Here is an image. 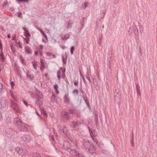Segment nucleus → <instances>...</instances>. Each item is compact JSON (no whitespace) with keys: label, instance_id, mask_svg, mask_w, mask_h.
Segmentation results:
<instances>
[{"label":"nucleus","instance_id":"f8f14e48","mask_svg":"<svg viewBox=\"0 0 157 157\" xmlns=\"http://www.w3.org/2000/svg\"><path fill=\"white\" fill-rule=\"evenodd\" d=\"M70 152L71 155L74 156L79 155V152L77 151L76 150L74 149H71Z\"/></svg>","mask_w":157,"mask_h":157},{"label":"nucleus","instance_id":"49530a36","mask_svg":"<svg viewBox=\"0 0 157 157\" xmlns=\"http://www.w3.org/2000/svg\"><path fill=\"white\" fill-rule=\"evenodd\" d=\"M101 37H100L98 39V42L99 44L100 45H101Z\"/></svg>","mask_w":157,"mask_h":157},{"label":"nucleus","instance_id":"c03bdc74","mask_svg":"<svg viewBox=\"0 0 157 157\" xmlns=\"http://www.w3.org/2000/svg\"><path fill=\"white\" fill-rule=\"evenodd\" d=\"M23 103L26 106V107H29V104L27 103L24 100H23Z\"/></svg>","mask_w":157,"mask_h":157},{"label":"nucleus","instance_id":"f257e3e1","mask_svg":"<svg viewBox=\"0 0 157 157\" xmlns=\"http://www.w3.org/2000/svg\"><path fill=\"white\" fill-rule=\"evenodd\" d=\"M14 122L15 125L19 131L27 132L28 125L24 123L19 118H16L15 119Z\"/></svg>","mask_w":157,"mask_h":157},{"label":"nucleus","instance_id":"ea45409f","mask_svg":"<svg viewBox=\"0 0 157 157\" xmlns=\"http://www.w3.org/2000/svg\"><path fill=\"white\" fill-rule=\"evenodd\" d=\"M136 91L140 90V86H139L138 84L136 83Z\"/></svg>","mask_w":157,"mask_h":157},{"label":"nucleus","instance_id":"79ce46f5","mask_svg":"<svg viewBox=\"0 0 157 157\" xmlns=\"http://www.w3.org/2000/svg\"><path fill=\"white\" fill-rule=\"evenodd\" d=\"M84 9H85L86 7H87L88 5V2H85L84 3Z\"/></svg>","mask_w":157,"mask_h":157},{"label":"nucleus","instance_id":"603ef678","mask_svg":"<svg viewBox=\"0 0 157 157\" xmlns=\"http://www.w3.org/2000/svg\"><path fill=\"white\" fill-rule=\"evenodd\" d=\"M40 62L41 64V65L42 64H44V60L42 58L40 59Z\"/></svg>","mask_w":157,"mask_h":157},{"label":"nucleus","instance_id":"c9c22d12","mask_svg":"<svg viewBox=\"0 0 157 157\" xmlns=\"http://www.w3.org/2000/svg\"><path fill=\"white\" fill-rule=\"evenodd\" d=\"M75 47H72L70 49V52L71 54L72 55L73 54V52L74 50Z\"/></svg>","mask_w":157,"mask_h":157},{"label":"nucleus","instance_id":"a211bd4d","mask_svg":"<svg viewBox=\"0 0 157 157\" xmlns=\"http://www.w3.org/2000/svg\"><path fill=\"white\" fill-rule=\"evenodd\" d=\"M133 30H134V33L135 36H138V30L136 26L135 25L133 27Z\"/></svg>","mask_w":157,"mask_h":157},{"label":"nucleus","instance_id":"393cba45","mask_svg":"<svg viewBox=\"0 0 157 157\" xmlns=\"http://www.w3.org/2000/svg\"><path fill=\"white\" fill-rule=\"evenodd\" d=\"M68 113H69L68 111H67L64 113V118H67V119H68L70 117V116Z\"/></svg>","mask_w":157,"mask_h":157},{"label":"nucleus","instance_id":"052dcab7","mask_svg":"<svg viewBox=\"0 0 157 157\" xmlns=\"http://www.w3.org/2000/svg\"><path fill=\"white\" fill-rule=\"evenodd\" d=\"M80 91L81 92L82 94H84V91H83V89H82V88H81L80 89Z\"/></svg>","mask_w":157,"mask_h":157},{"label":"nucleus","instance_id":"9d476101","mask_svg":"<svg viewBox=\"0 0 157 157\" xmlns=\"http://www.w3.org/2000/svg\"><path fill=\"white\" fill-rule=\"evenodd\" d=\"M64 102L65 104L67 105L70 104L71 100L68 94H65L64 96Z\"/></svg>","mask_w":157,"mask_h":157},{"label":"nucleus","instance_id":"864d4df0","mask_svg":"<svg viewBox=\"0 0 157 157\" xmlns=\"http://www.w3.org/2000/svg\"><path fill=\"white\" fill-rule=\"evenodd\" d=\"M137 95L138 96L141 95V93H140V90L137 91Z\"/></svg>","mask_w":157,"mask_h":157},{"label":"nucleus","instance_id":"423d86ee","mask_svg":"<svg viewBox=\"0 0 157 157\" xmlns=\"http://www.w3.org/2000/svg\"><path fill=\"white\" fill-rule=\"evenodd\" d=\"M11 107L17 113L20 112L21 109L19 106L17 104L13 101H11Z\"/></svg>","mask_w":157,"mask_h":157},{"label":"nucleus","instance_id":"473e14b6","mask_svg":"<svg viewBox=\"0 0 157 157\" xmlns=\"http://www.w3.org/2000/svg\"><path fill=\"white\" fill-rule=\"evenodd\" d=\"M84 18L83 17L81 20V24L82 26L81 28H82L84 26V21H85L84 20Z\"/></svg>","mask_w":157,"mask_h":157},{"label":"nucleus","instance_id":"f704fd0d","mask_svg":"<svg viewBox=\"0 0 157 157\" xmlns=\"http://www.w3.org/2000/svg\"><path fill=\"white\" fill-rule=\"evenodd\" d=\"M44 68L45 66L44 64H42L41 65L40 67V70L41 71H43Z\"/></svg>","mask_w":157,"mask_h":157},{"label":"nucleus","instance_id":"7ed1b4c3","mask_svg":"<svg viewBox=\"0 0 157 157\" xmlns=\"http://www.w3.org/2000/svg\"><path fill=\"white\" fill-rule=\"evenodd\" d=\"M114 101L116 102L119 103L121 101V94L119 89H115L114 91Z\"/></svg>","mask_w":157,"mask_h":157},{"label":"nucleus","instance_id":"bb28decb","mask_svg":"<svg viewBox=\"0 0 157 157\" xmlns=\"http://www.w3.org/2000/svg\"><path fill=\"white\" fill-rule=\"evenodd\" d=\"M41 113L42 114L45 116H47V113L46 112L44 109H41Z\"/></svg>","mask_w":157,"mask_h":157},{"label":"nucleus","instance_id":"6ab92c4d","mask_svg":"<svg viewBox=\"0 0 157 157\" xmlns=\"http://www.w3.org/2000/svg\"><path fill=\"white\" fill-rule=\"evenodd\" d=\"M65 57H66V60L65 59L64 56L63 55L62 56V60L63 63L65 65L66 63H67L66 60H67V55L66 53H65Z\"/></svg>","mask_w":157,"mask_h":157},{"label":"nucleus","instance_id":"8fccbe9b","mask_svg":"<svg viewBox=\"0 0 157 157\" xmlns=\"http://www.w3.org/2000/svg\"><path fill=\"white\" fill-rule=\"evenodd\" d=\"M0 49L2 51V45L1 40H0Z\"/></svg>","mask_w":157,"mask_h":157},{"label":"nucleus","instance_id":"4d7b16f0","mask_svg":"<svg viewBox=\"0 0 157 157\" xmlns=\"http://www.w3.org/2000/svg\"><path fill=\"white\" fill-rule=\"evenodd\" d=\"M52 55V53L51 52H48V53H47V55L48 56H50Z\"/></svg>","mask_w":157,"mask_h":157},{"label":"nucleus","instance_id":"412c9836","mask_svg":"<svg viewBox=\"0 0 157 157\" xmlns=\"http://www.w3.org/2000/svg\"><path fill=\"white\" fill-rule=\"evenodd\" d=\"M9 132H6V136L7 137H8L9 138H11L12 136H13V135H12V131L11 130V131H9Z\"/></svg>","mask_w":157,"mask_h":157},{"label":"nucleus","instance_id":"e433bc0d","mask_svg":"<svg viewBox=\"0 0 157 157\" xmlns=\"http://www.w3.org/2000/svg\"><path fill=\"white\" fill-rule=\"evenodd\" d=\"M24 33L26 35H25V36L27 37V36H29V37H30L31 36V35L29 33V31L28 30H27V31H26V32H24Z\"/></svg>","mask_w":157,"mask_h":157},{"label":"nucleus","instance_id":"cd10ccee","mask_svg":"<svg viewBox=\"0 0 157 157\" xmlns=\"http://www.w3.org/2000/svg\"><path fill=\"white\" fill-rule=\"evenodd\" d=\"M26 77L28 78H30L31 80H33V75H29L28 73L26 74Z\"/></svg>","mask_w":157,"mask_h":157},{"label":"nucleus","instance_id":"aec40b11","mask_svg":"<svg viewBox=\"0 0 157 157\" xmlns=\"http://www.w3.org/2000/svg\"><path fill=\"white\" fill-rule=\"evenodd\" d=\"M78 92L79 91L77 88H75V89H74L72 92V94L74 95V96L78 95Z\"/></svg>","mask_w":157,"mask_h":157},{"label":"nucleus","instance_id":"c756f323","mask_svg":"<svg viewBox=\"0 0 157 157\" xmlns=\"http://www.w3.org/2000/svg\"><path fill=\"white\" fill-rule=\"evenodd\" d=\"M16 148L14 147H11V148L10 149V151L12 152V153H13L15 151H16Z\"/></svg>","mask_w":157,"mask_h":157},{"label":"nucleus","instance_id":"f03ea898","mask_svg":"<svg viewBox=\"0 0 157 157\" xmlns=\"http://www.w3.org/2000/svg\"><path fill=\"white\" fill-rule=\"evenodd\" d=\"M83 146L85 147L87 151L90 153H93L95 151V148L92 143L90 142L87 139H83L81 141Z\"/></svg>","mask_w":157,"mask_h":157},{"label":"nucleus","instance_id":"20e7f679","mask_svg":"<svg viewBox=\"0 0 157 157\" xmlns=\"http://www.w3.org/2000/svg\"><path fill=\"white\" fill-rule=\"evenodd\" d=\"M69 124L74 130H77L79 129L78 127L81 126L82 123L79 121H72Z\"/></svg>","mask_w":157,"mask_h":157},{"label":"nucleus","instance_id":"09e8293b","mask_svg":"<svg viewBox=\"0 0 157 157\" xmlns=\"http://www.w3.org/2000/svg\"><path fill=\"white\" fill-rule=\"evenodd\" d=\"M78 84V80H75L74 82V84L75 86H77Z\"/></svg>","mask_w":157,"mask_h":157},{"label":"nucleus","instance_id":"680f3d73","mask_svg":"<svg viewBox=\"0 0 157 157\" xmlns=\"http://www.w3.org/2000/svg\"><path fill=\"white\" fill-rule=\"evenodd\" d=\"M40 32L43 35H44V34L45 33L42 29H41V30H40Z\"/></svg>","mask_w":157,"mask_h":157},{"label":"nucleus","instance_id":"6e6552de","mask_svg":"<svg viewBox=\"0 0 157 157\" xmlns=\"http://www.w3.org/2000/svg\"><path fill=\"white\" fill-rule=\"evenodd\" d=\"M30 136L29 135H24L21 137V139L22 141L29 142L30 140Z\"/></svg>","mask_w":157,"mask_h":157},{"label":"nucleus","instance_id":"37998d69","mask_svg":"<svg viewBox=\"0 0 157 157\" xmlns=\"http://www.w3.org/2000/svg\"><path fill=\"white\" fill-rule=\"evenodd\" d=\"M10 84L12 88H13V86L15 85V83L13 81H12L10 82Z\"/></svg>","mask_w":157,"mask_h":157},{"label":"nucleus","instance_id":"3c124183","mask_svg":"<svg viewBox=\"0 0 157 157\" xmlns=\"http://www.w3.org/2000/svg\"><path fill=\"white\" fill-rule=\"evenodd\" d=\"M54 87L55 90L57 89L58 88V86L57 84H55L54 86Z\"/></svg>","mask_w":157,"mask_h":157},{"label":"nucleus","instance_id":"58836bf2","mask_svg":"<svg viewBox=\"0 0 157 157\" xmlns=\"http://www.w3.org/2000/svg\"><path fill=\"white\" fill-rule=\"evenodd\" d=\"M34 109L35 110V113H36V115H37L39 117H40L41 116L40 115V114L38 113V111H37V109L35 107Z\"/></svg>","mask_w":157,"mask_h":157},{"label":"nucleus","instance_id":"69168bd1","mask_svg":"<svg viewBox=\"0 0 157 157\" xmlns=\"http://www.w3.org/2000/svg\"><path fill=\"white\" fill-rule=\"evenodd\" d=\"M18 14V17H20V16L22 14L21 12H18L17 13Z\"/></svg>","mask_w":157,"mask_h":157},{"label":"nucleus","instance_id":"a18cd8bd","mask_svg":"<svg viewBox=\"0 0 157 157\" xmlns=\"http://www.w3.org/2000/svg\"><path fill=\"white\" fill-rule=\"evenodd\" d=\"M86 78L88 80L89 82L90 83H91V79L89 76V75H87L86 76Z\"/></svg>","mask_w":157,"mask_h":157},{"label":"nucleus","instance_id":"a19ab883","mask_svg":"<svg viewBox=\"0 0 157 157\" xmlns=\"http://www.w3.org/2000/svg\"><path fill=\"white\" fill-rule=\"evenodd\" d=\"M133 139H134L133 134L132 133V140H131L130 141V143L132 144V146H133Z\"/></svg>","mask_w":157,"mask_h":157},{"label":"nucleus","instance_id":"0eeeda50","mask_svg":"<svg viewBox=\"0 0 157 157\" xmlns=\"http://www.w3.org/2000/svg\"><path fill=\"white\" fill-rule=\"evenodd\" d=\"M16 150L17 151L18 153L20 155L22 156L25 155L27 152L26 149L22 147H17L16 148Z\"/></svg>","mask_w":157,"mask_h":157},{"label":"nucleus","instance_id":"c85d7f7f","mask_svg":"<svg viewBox=\"0 0 157 157\" xmlns=\"http://www.w3.org/2000/svg\"><path fill=\"white\" fill-rule=\"evenodd\" d=\"M0 57H1V59L3 61H4L5 59V58L3 54V53L2 51L1 54H0Z\"/></svg>","mask_w":157,"mask_h":157},{"label":"nucleus","instance_id":"4be33fe9","mask_svg":"<svg viewBox=\"0 0 157 157\" xmlns=\"http://www.w3.org/2000/svg\"><path fill=\"white\" fill-rule=\"evenodd\" d=\"M67 111H68L69 113L70 114H75V110L73 109H67Z\"/></svg>","mask_w":157,"mask_h":157},{"label":"nucleus","instance_id":"0e129e2a","mask_svg":"<svg viewBox=\"0 0 157 157\" xmlns=\"http://www.w3.org/2000/svg\"><path fill=\"white\" fill-rule=\"evenodd\" d=\"M22 29L24 31H25V32H26V31L28 30L25 27H23Z\"/></svg>","mask_w":157,"mask_h":157},{"label":"nucleus","instance_id":"dca6fc26","mask_svg":"<svg viewBox=\"0 0 157 157\" xmlns=\"http://www.w3.org/2000/svg\"><path fill=\"white\" fill-rule=\"evenodd\" d=\"M25 51L28 54H31L32 52L31 49L30 48L29 46H27L25 47Z\"/></svg>","mask_w":157,"mask_h":157},{"label":"nucleus","instance_id":"5701e85b","mask_svg":"<svg viewBox=\"0 0 157 157\" xmlns=\"http://www.w3.org/2000/svg\"><path fill=\"white\" fill-rule=\"evenodd\" d=\"M70 37V36L69 34H67L64 35L63 37H62V39L63 40H67Z\"/></svg>","mask_w":157,"mask_h":157},{"label":"nucleus","instance_id":"b1692460","mask_svg":"<svg viewBox=\"0 0 157 157\" xmlns=\"http://www.w3.org/2000/svg\"><path fill=\"white\" fill-rule=\"evenodd\" d=\"M68 130L66 128L65 125H63V128L62 131L64 134H66V132L68 131Z\"/></svg>","mask_w":157,"mask_h":157},{"label":"nucleus","instance_id":"f3484780","mask_svg":"<svg viewBox=\"0 0 157 157\" xmlns=\"http://www.w3.org/2000/svg\"><path fill=\"white\" fill-rule=\"evenodd\" d=\"M36 94L38 97V98H42L43 97V96L42 92L39 90H36Z\"/></svg>","mask_w":157,"mask_h":157},{"label":"nucleus","instance_id":"7c9ffc66","mask_svg":"<svg viewBox=\"0 0 157 157\" xmlns=\"http://www.w3.org/2000/svg\"><path fill=\"white\" fill-rule=\"evenodd\" d=\"M72 23L70 22H69L67 23V29H71L72 27Z\"/></svg>","mask_w":157,"mask_h":157},{"label":"nucleus","instance_id":"5fc2aeb1","mask_svg":"<svg viewBox=\"0 0 157 157\" xmlns=\"http://www.w3.org/2000/svg\"><path fill=\"white\" fill-rule=\"evenodd\" d=\"M18 44L19 47H20L21 48H22V47L21 45L20 41L19 40V41L18 42Z\"/></svg>","mask_w":157,"mask_h":157},{"label":"nucleus","instance_id":"6e6d98bb","mask_svg":"<svg viewBox=\"0 0 157 157\" xmlns=\"http://www.w3.org/2000/svg\"><path fill=\"white\" fill-rule=\"evenodd\" d=\"M95 120H98V115L97 113H95Z\"/></svg>","mask_w":157,"mask_h":157},{"label":"nucleus","instance_id":"72a5a7b5","mask_svg":"<svg viewBox=\"0 0 157 157\" xmlns=\"http://www.w3.org/2000/svg\"><path fill=\"white\" fill-rule=\"evenodd\" d=\"M10 95L11 97H12L14 99H15V95L13 92V91L10 90Z\"/></svg>","mask_w":157,"mask_h":157},{"label":"nucleus","instance_id":"4c0bfd02","mask_svg":"<svg viewBox=\"0 0 157 157\" xmlns=\"http://www.w3.org/2000/svg\"><path fill=\"white\" fill-rule=\"evenodd\" d=\"M33 65V66L34 69L35 70H36L37 65L34 62H33L32 63Z\"/></svg>","mask_w":157,"mask_h":157},{"label":"nucleus","instance_id":"a878e982","mask_svg":"<svg viewBox=\"0 0 157 157\" xmlns=\"http://www.w3.org/2000/svg\"><path fill=\"white\" fill-rule=\"evenodd\" d=\"M61 72L60 71V70L58 71L57 73V78H58V80H60V79L61 78Z\"/></svg>","mask_w":157,"mask_h":157},{"label":"nucleus","instance_id":"e2e57ef3","mask_svg":"<svg viewBox=\"0 0 157 157\" xmlns=\"http://www.w3.org/2000/svg\"><path fill=\"white\" fill-rule=\"evenodd\" d=\"M52 98L55 99L56 98V96L54 94L52 93Z\"/></svg>","mask_w":157,"mask_h":157},{"label":"nucleus","instance_id":"2eb2a0df","mask_svg":"<svg viewBox=\"0 0 157 157\" xmlns=\"http://www.w3.org/2000/svg\"><path fill=\"white\" fill-rule=\"evenodd\" d=\"M60 70H61V72L62 73V78L63 79H64L65 77V72H66V70L65 67H60Z\"/></svg>","mask_w":157,"mask_h":157},{"label":"nucleus","instance_id":"39448f33","mask_svg":"<svg viewBox=\"0 0 157 157\" xmlns=\"http://www.w3.org/2000/svg\"><path fill=\"white\" fill-rule=\"evenodd\" d=\"M8 107L6 99L5 98L0 99V109H6Z\"/></svg>","mask_w":157,"mask_h":157},{"label":"nucleus","instance_id":"13d9d810","mask_svg":"<svg viewBox=\"0 0 157 157\" xmlns=\"http://www.w3.org/2000/svg\"><path fill=\"white\" fill-rule=\"evenodd\" d=\"M86 104L87 106H88V107L89 108H90V104L89 102H88Z\"/></svg>","mask_w":157,"mask_h":157},{"label":"nucleus","instance_id":"4468645a","mask_svg":"<svg viewBox=\"0 0 157 157\" xmlns=\"http://www.w3.org/2000/svg\"><path fill=\"white\" fill-rule=\"evenodd\" d=\"M40 98H37L35 102V103L39 106H41L43 104V101L40 99Z\"/></svg>","mask_w":157,"mask_h":157},{"label":"nucleus","instance_id":"774afa93","mask_svg":"<svg viewBox=\"0 0 157 157\" xmlns=\"http://www.w3.org/2000/svg\"><path fill=\"white\" fill-rule=\"evenodd\" d=\"M21 62L22 63H24V59H23V58L21 59H20Z\"/></svg>","mask_w":157,"mask_h":157},{"label":"nucleus","instance_id":"de8ad7c7","mask_svg":"<svg viewBox=\"0 0 157 157\" xmlns=\"http://www.w3.org/2000/svg\"><path fill=\"white\" fill-rule=\"evenodd\" d=\"M30 39L28 37H27L26 39L25 40L26 43L27 44H29V41Z\"/></svg>","mask_w":157,"mask_h":157},{"label":"nucleus","instance_id":"9b49d317","mask_svg":"<svg viewBox=\"0 0 157 157\" xmlns=\"http://www.w3.org/2000/svg\"><path fill=\"white\" fill-rule=\"evenodd\" d=\"M88 128H89V130L90 135L91 137H92V136L94 137H95L97 136V133L96 132V131H95L94 130H91V129H90V128L89 127H88Z\"/></svg>","mask_w":157,"mask_h":157},{"label":"nucleus","instance_id":"1a4fd4ad","mask_svg":"<svg viewBox=\"0 0 157 157\" xmlns=\"http://www.w3.org/2000/svg\"><path fill=\"white\" fill-rule=\"evenodd\" d=\"M6 90L5 86H3L2 84L0 82V96H2Z\"/></svg>","mask_w":157,"mask_h":157},{"label":"nucleus","instance_id":"ddd939ff","mask_svg":"<svg viewBox=\"0 0 157 157\" xmlns=\"http://www.w3.org/2000/svg\"><path fill=\"white\" fill-rule=\"evenodd\" d=\"M70 144L68 142H66L63 145V148L64 149L67 150L70 148Z\"/></svg>","mask_w":157,"mask_h":157},{"label":"nucleus","instance_id":"2f4dec72","mask_svg":"<svg viewBox=\"0 0 157 157\" xmlns=\"http://www.w3.org/2000/svg\"><path fill=\"white\" fill-rule=\"evenodd\" d=\"M95 82L96 83V84L94 85V87L96 88L97 90H98L99 89V88L98 86L97 81V80H95Z\"/></svg>","mask_w":157,"mask_h":157},{"label":"nucleus","instance_id":"bf43d9fd","mask_svg":"<svg viewBox=\"0 0 157 157\" xmlns=\"http://www.w3.org/2000/svg\"><path fill=\"white\" fill-rule=\"evenodd\" d=\"M81 76H82V80H83V81H84V83H86V80H85V78H84V76H83V75H82Z\"/></svg>","mask_w":157,"mask_h":157},{"label":"nucleus","instance_id":"338daca9","mask_svg":"<svg viewBox=\"0 0 157 157\" xmlns=\"http://www.w3.org/2000/svg\"><path fill=\"white\" fill-rule=\"evenodd\" d=\"M29 106L30 108H33L34 109L35 107L33 106L32 105L30 104H29Z\"/></svg>","mask_w":157,"mask_h":157}]
</instances>
